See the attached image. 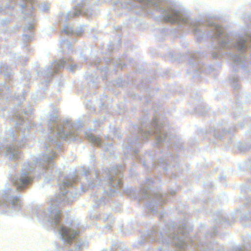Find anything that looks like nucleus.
<instances>
[{"label": "nucleus", "instance_id": "nucleus-3", "mask_svg": "<svg viewBox=\"0 0 251 251\" xmlns=\"http://www.w3.org/2000/svg\"><path fill=\"white\" fill-rule=\"evenodd\" d=\"M30 181H31V179L28 177H26L25 178H22L20 179V183L21 184L22 186H24L25 185L28 184Z\"/></svg>", "mask_w": 251, "mask_h": 251}, {"label": "nucleus", "instance_id": "nucleus-2", "mask_svg": "<svg viewBox=\"0 0 251 251\" xmlns=\"http://www.w3.org/2000/svg\"><path fill=\"white\" fill-rule=\"evenodd\" d=\"M166 21L171 23H179L182 21L181 16L177 12L167 17Z\"/></svg>", "mask_w": 251, "mask_h": 251}, {"label": "nucleus", "instance_id": "nucleus-4", "mask_svg": "<svg viewBox=\"0 0 251 251\" xmlns=\"http://www.w3.org/2000/svg\"><path fill=\"white\" fill-rule=\"evenodd\" d=\"M61 218V213L60 212H58L55 214L54 217V222L55 223H58Z\"/></svg>", "mask_w": 251, "mask_h": 251}, {"label": "nucleus", "instance_id": "nucleus-1", "mask_svg": "<svg viewBox=\"0 0 251 251\" xmlns=\"http://www.w3.org/2000/svg\"><path fill=\"white\" fill-rule=\"evenodd\" d=\"M60 234L62 237L67 242H71L78 234L77 231L63 227L60 230Z\"/></svg>", "mask_w": 251, "mask_h": 251}]
</instances>
